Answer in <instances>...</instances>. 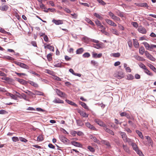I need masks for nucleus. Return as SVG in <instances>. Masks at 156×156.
<instances>
[{
    "instance_id": "f257e3e1",
    "label": "nucleus",
    "mask_w": 156,
    "mask_h": 156,
    "mask_svg": "<svg viewBox=\"0 0 156 156\" xmlns=\"http://www.w3.org/2000/svg\"><path fill=\"white\" fill-rule=\"evenodd\" d=\"M131 145L132 146L133 149L140 156H144L135 143H133Z\"/></svg>"
},
{
    "instance_id": "f03ea898",
    "label": "nucleus",
    "mask_w": 156,
    "mask_h": 156,
    "mask_svg": "<svg viewBox=\"0 0 156 156\" xmlns=\"http://www.w3.org/2000/svg\"><path fill=\"white\" fill-rule=\"evenodd\" d=\"M55 90L57 94L59 97L61 98H65L66 97V94L59 90L56 89Z\"/></svg>"
},
{
    "instance_id": "7ed1b4c3",
    "label": "nucleus",
    "mask_w": 156,
    "mask_h": 156,
    "mask_svg": "<svg viewBox=\"0 0 156 156\" xmlns=\"http://www.w3.org/2000/svg\"><path fill=\"white\" fill-rule=\"evenodd\" d=\"M145 137L147 139L148 144L144 143V144L145 145L148 144L149 146H151L152 147H153V141L151 138L148 136H145Z\"/></svg>"
},
{
    "instance_id": "20e7f679",
    "label": "nucleus",
    "mask_w": 156,
    "mask_h": 156,
    "mask_svg": "<svg viewBox=\"0 0 156 156\" xmlns=\"http://www.w3.org/2000/svg\"><path fill=\"white\" fill-rule=\"evenodd\" d=\"M145 54L146 57L151 61H154L155 59L147 51L145 52Z\"/></svg>"
},
{
    "instance_id": "39448f33",
    "label": "nucleus",
    "mask_w": 156,
    "mask_h": 156,
    "mask_svg": "<svg viewBox=\"0 0 156 156\" xmlns=\"http://www.w3.org/2000/svg\"><path fill=\"white\" fill-rule=\"evenodd\" d=\"M124 76V73L122 72H119L114 74L115 77L119 79H121Z\"/></svg>"
},
{
    "instance_id": "423d86ee",
    "label": "nucleus",
    "mask_w": 156,
    "mask_h": 156,
    "mask_svg": "<svg viewBox=\"0 0 156 156\" xmlns=\"http://www.w3.org/2000/svg\"><path fill=\"white\" fill-rule=\"evenodd\" d=\"M59 138L60 140L64 143L66 144L69 143V140L63 135H59Z\"/></svg>"
},
{
    "instance_id": "0eeeda50",
    "label": "nucleus",
    "mask_w": 156,
    "mask_h": 156,
    "mask_svg": "<svg viewBox=\"0 0 156 156\" xmlns=\"http://www.w3.org/2000/svg\"><path fill=\"white\" fill-rule=\"evenodd\" d=\"M78 112L79 113L81 116L83 117L87 118V117L88 116V114H87L83 110L79 109L78 110Z\"/></svg>"
},
{
    "instance_id": "6e6552de",
    "label": "nucleus",
    "mask_w": 156,
    "mask_h": 156,
    "mask_svg": "<svg viewBox=\"0 0 156 156\" xmlns=\"http://www.w3.org/2000/svg\"><path fill=\"white\" fill-rule=\"evenodd\" d=\"M105 20L108 24L111 26L113 27H116L117 26V25L116 23L108 19H105Z\"/></svg>"
},
{
    "instance_id": "1a4fd4ad",
    "label": "nucleus",
    "mask_w": 156,
    "mask_h": 156,
    "mask_svg": "<svg viewBox=\"0 0 156 156\" xmlns=\"http://www.w3.org/2000/svg\"><path fill=\"white\" fill-rule=\"evenodd\" d=\"M16 64L21 68L26 69H29V67L28 66L23 63L17 62Z\"/></svg>"
},
{
    "instance_id": "9d476101",
    "label": "nucleus",
    "mask_w": 156,
    "mask_h": 156,
    "mask_svg": "<svg viewBox=\"0 0 156 156\" xmlns=\"http://www.w3.org/2000/svg\"><path fill=\"white\" fill-rule=\"evenodd\" d=\"M138 31L142 34H145L147 33L146 29L141 26H139L138 29Z\"/></svg>"
},
{
    "instance_id": "9b49d317",
    "label": "nucleus",
    "mask_w": 156,
    "mask_h": 156,
    "mask_svg": "<svg viewBox=\"0 0 156 156\" xmlns=\"http://www.w3.org/2000/svg\"><path fill=\"white\" fill-rule=\"evenodd\" d=\"M95 122L100 126L104 127L105 126V124L102 121L98 119H96L94 120Z\"/></svg>"
},
{
    "instance_id": "f8f14e48",
    "label": "nucleus",
    "mask_w": 156,
    "mask_h": 156,
    "mask_svg": "<svg viewBox=\"0 0 156 156\" xmlns=\"http://www.w3.org/2000/svg\"><path fill=\"white\" fill-rule=\"evenodd\" d=\"M52 22L56 25H59L63 24V21L60 20H56L53 19L52 20Z\"/></svg>"
},
{
    "instance_id": "ddd939ff",
    "label": "nucleus",
    "mask_w": 156,
    "mask_h": 156,
    "mask_svg": "<svg viewBox=\"0 0 156 156\" xmlns=\"http://www.w3.org/2000/svg\"><path fill=\"white\" fill-rule=\"evenodd\" d=\"M105 126H104L103 127L105 131L106 132H107L112 135H114V133L112 130H111L110 129L108 128L107 127V126L106 125H105Z\"/></svg>"
},
{
    "instance_id": "4468645a",
    "label": "nucleus",
    "mask_w": 156,
    "mask_h": 156,
    "mask_svg": "<svg viewBox=\"0 0 156 156\" xmlns=\"http://www.w3.org/2000/svg\"><path fill=\"white\" fill-rule=\"evenodd\" d=\"M44 48L45 49L48 48L51 51L53 52L54 51V48L53 46H51L49 44H47L46 46L45 45H46V44H44Z\"/></svg>"
},
{
    "instance_id": "2eb2a0df",
    "label": "nucleus",
    "mask_w": 156,
    "mask_h": 156,
    "mask_svg": "<svg viewBox=\"0 0 156 156\" xmlns=\"http://www.w3.org/2000/svg\"><path fill=\"white\" fill-rule=\"evenodd\" d=\"M92 57L94 58H101L102 55V53L98 54L94 52H92Z\"/></svg>"
},
{
    "instance_id": "dca6fc26",
    "label": "nucleus",
    "mask_w": 156,
    "mask_h": 156,
    "mask_svg": "<svg viewBox=\"0 0 156 156\" xmlns=\"http://www.w3.org/2000/svg\"><path fill=\"white\" fill-rule=\"evenodd\" d=\"M85 125L87 127L92 130H96V128L92 125H91L89 122L85 123Z\"/></svg>"
},
{
    "instance_id": "f3484780",
    "label": "nucleus",
    "mask_w": 156,
    "mask_h": 156,
    "mask_svg": "<svg viewBox=\"0 0 156 156\" xmlns=\"http://www.w3.org/2000/svg\"><path fill=\"white\" fill-rule=\"evenodd\" d=\"M119 133L121 136L122 137L124 142L125 140H126L127 137L125 133L121 131H119Z\"/></svg>"
},
{
    "instance_id": "a211bd4d",
    "label": "nucleus",
    "mask_w": 156,
    "mask_h": 156,
    "mask_svg": "<svg viewBox=\"0 0 156 156\" xmlns=\"http://www.w3.org/2000/svg\"><path fill=\"white\" fill-rule=\"evenodd\" d=\"M53 102L55 103H64V101L63 100L60 99L58 98H56L53 101Z\"/></svg>"
},
{
    "instance_id": "6ab92c4d",
    "label": "nucleus",
    "mask_w": 156,
    "mask_h": 156,
    "mask_svg": "<svg viewBox=\"0 0 156 156\" xmlns=\"http://www.w3.org/2000/svg\"><path fill=\"white\" fill-rule=\"evenodd\" d=\"M90 137L94 142L97 143H99V141L98 140L95 136L92 135H90Z\"/></svg>"
},
{
    "instance_id": "aec40b11",
    "label": "nucleus",
    "mask_w": 156,
    "mask_h": 156,
    "mask_svg": "<svg viewBox=\"0 0 156 156\" xmlns=\"http://www.w3.org/2000/svg\"><path fill=\"white\" fill-rule=\"evenodd\" d=\"M9 6L7 5H4L0 7V9L3 11H6L8 10Z\"/></svg>"
},
{
    "instance_id": "412c9836",
    "label": "nucleus",
    "mask_w": 156,
    "mask_h": 156,
    "mask_svg": "<svg viewBox=\"0 0 156 156\" xmlns=\"http://www.w3.org/2000/svg\"><path fill=\"white\" fill-rule=\"evenodd\" d=\"M71 143L73 145L76 147H81L82 146L80 143L76 141H72Z\"/></svg>"
},
{
    "instance_id": "4be33fe9",
    "label": "nucleus",
    "mask_w": 156,
    "mask_h": 156,
    "mask_svg": "<svg viewBox=\"0 0 156 156\" xmlns=\"http://www.w3.org/2000/svg\"><path fill=\"white\" fill-rule=\"evenodd\" d=\"M79 103L85 109H86L88 110H89L88 107L85 103L80 101L79 102Z\"/></svg>"
},
{
    "instance_id": "5701e85b",
    "label": "nucleus",
    "mask_w": 156,
    "mask_h": 156,
    "mask_svg": "<svg viewBox=\"0 0 156 156\" xmlns=\"http://www.w3.org/2000/svg\"><path fill=\"white\" fill-rule=\"evenodd\" d=\"M111 32L112 34L116 35L118 36L119 35V33L117 30L115 29L112 28L110 29Z\"/></svg>"
},
{
    "instance_id": "b1692460",
    "label": "nucleus",
    "mask_w": 156,
    "mask_h": 156,
    "mask_svg": "<svg viewBox=\"0 0 156 156\" xmlns=\"http://www.w3.org/2000/svg\"><path fill=\"white\" fill-rule=\"evenodd\" d=\"M143 44H144L146 49L147 50H150L151 45H150L147 43L144 42L143 43Z\"/></svg>"
},
{
    "instance_id": "393cba45",
    "label": "nucleus",
    "mask_w": 156,
    "mask_h": 156,
    "mask_svg": "<svg viewBox=\"0 0 156 156\" xmlns=\"http://www.w3.org/2000/svg\"><path fill=\"white\" fill-rule=\"evenodd\" d=\"M44 93L41 91H38L37 90H35L34 91V93H33V95H42L43 96L44 95Z\"/></svg>"
},
{
    "instance_id": "a878e982",
    "label": "nucleus",
    "mask_w": 156,
    "mask_h": 156,
    "mask_svg": "<svg viewBox=\"0 0 156 156\" xmlns=\"http://www.w3.org/2000/svg\"><path fill=\"white\" fill-rule=\"evenodd\" d=\"M134 57L137 60L141 61H144L145 60V59L142 57H141L137 55H135L134 56Z\"/></svg>"
},
{
    "instance_id": "bb28decb",
    "label": "nucleus",
    "mask_w": 156,
    "mask_h": 156,
    "mask_svg": "<svg viewBox=\"0 0 156 156\" xmlns=\"http://www.w3.org/2000/svg\"><path fill=\"white\" fill-rule=\"evenodd\" d=\"M66 101L69 104L71 105H72L76 107H77V105L76 103H74V102H73V101H70L69 100L66 99Z\"/></svg>"
},
{
    "instance_id": "cd10ccee",
    "label": "nucleus",
    "mask_w": 156,
    "mask_h": 156,
    "mask_svg": "<svg viewBox=\"0 0 156 156\" xmlns=\"http://www.w3.org/2000/svg\"><path fill=\"white\" fill-rule=\"evenodd\" d=\"M133 45L135 48H137L139 47V44L136 39H133Z\"/></svg>"
},
{
    "instance_id": "c85d7f7f",
    "label": "nucleus",
    "mask_w": 156,
    "mask_h": 156,
    "mask_svg": "<svg viewBox=\"0 0 156 156\" xmlns=\"http://www.w3.org/2000/svg\"><path fill=\"white\" fill-rule=\"evenodd\" d=\"M94 16L96 17L97 18L99 19L100 20H101L103 19V18L100 15L97 13H94Z\"/></svg>"
},
{
    "instance_id": "c756f323",
    "label": "nucleus",
    "mask_w": 156,
    "mask_h": 156,
    "mask_svg": "<svg viewBox=\"0 0 156 156\" xmlns=\"http://www.w3.org/2000/svg\"><path fill=\"white\" fill-rule=\"evenodd\" d=\"M123 148L124 150L128 153H129L130 150L129 148L126 146L124 144L123 145Z\"/></svg>"
},
{
    "instance_id": "7c9ffc66",
    "label": "nucleus",
    "mask_w": 156,
    "mask_h": 156,
    "mask_svg": "<svg viewBox=\"0 0 156 156\" xmlns=\"http://www.w3.org/2000/svg\"><path fill=\"white\" fill-rule=\"evenodd\" d=\"M84 51L83 49V48H80L78 49L76 51V53L77 54H82Z\"/></svg>"
},
{
    "instance_id": "2f4dec72",
    "label": "nucleus",
    "mask_w": 156,
    "mask_h": 156,
    "mask_svg": "<svg viewBox=\"0 0 156 156\" xmlns=\"http://www.w3.org/2000/svg\"><path fill=\"white\" fill-rule=\"evenodd\" d=\"M144 72L147 75L150 76H153V73L147 68L144 70Z\"/></svg>"
},
{
    "instance_id": "473e14b6",
    "label": "nucleus",
    "mask_w": 156,
    "mask_h": 156,
    "mask_svg": "<svg viewBox=\"0 0 156 156\" xmlns=\"http://www.w3.org/2000/svg\"><path fill=\"white\" fill-rule=\"evenodd\" d=\"M29 83L31 85L35 87H37L38 86V85L37 83L34 82L33 81H29Z\"/></svg>"
},
{
    "instance_id": "72a5a7b5",
    "label": "nucleus",
    "mask_w": 156,
    "mask_h": 156,
    "mask_svg": "<svg viewBox=\"0 0 156 156\" xmlns=\"http://www.w3.org/2000/svg\"><path fill=\"white\" fill-rule=\"evenodd\" d=\"M133 76L131 74H129L126 76L127 80H133Z\"/></svg>"
},
{
    "instance_id": "f704fd0d",
    "label": "nucleus",
    "mask_w": 156,
    "mask_h": 156,
    "mask_svg": "<svg viewBox=\"0 0 156 156\" xmlns=\"http://www.w3.org/2000/svg\"><path fill=\"white\" fill-rule=\"evenodd\" d=\"M155 48H156V45L151 44L150 51H155V50H154Z\"/></svg>"
},
{
    "instance_id": "c9c22d12",
    "label": "nucleus",
    "mask_w": 156,
    "mask_h": 156,
    "mask_svg": "<svg viewBox=\"0 0 156 156\" xmlns=\"http://www.w3.org/2000/svg\"><path fill=\"white\" fill-rule=\"evenodd\" d=\"M145 52L144 48L143 47H141L140 48L139 53L140 54L143 55Z\"/></svg>"
},
{
    "instance_id": "e433bc0d",
    "label": "nucleus",
    "mask_w": 156,
    "mask_h": 156,
    "mask_svg": "<svg viewBox=\"0 0 156 156\" xmlns=\"http://www.w3.org/2000/svg\"><path fill=\"white\" fill-rule=\"evenodd\" d=\"M85 20L87 21L88 23L94 26V23L92 21L89 19L86 18L85 19Z\"/></svg>"
},
{
    "instance_id": "4c0bfd02",
    "label": "nucleus",
    "mask_w": 156,
    "mask_h": 156,
    "mask_svg": "<svg viewBox=\"0 0 156 156\" xmlns=\"http://www.w3.org/2000/svg\"><path fill=\"white\" fill-rule=\"evenodd\" d=\"M125 142H128L129 143V144L132 145V144L133 143H134V141L133 140H131L129 138H127L126 139V140L125 141Z\"/></svg>"
},
{
    "instance_id": "58836bf2",
    "label": "nucleus",
    "mask_w": 156,
    "mask_h": 156,
    "mask_svg": "<svg viewBox=\"0 0 156 156\" xmlns=\"http://www.w3.org/2000/svg\"><path fill=\"white\" fill-rule=\"evenodd\" d=\"M43 137L42 135H39L37 137V140L38 141H41L43 140Z\"/></svg>"
},
{
    "instance_id": "ea45409f",
    "label": "nucleus",
    "mask_w": 156,
    "mask_h": 156,
    "mask_svg": "<svg viewBox=\"0 0 156 156\" xmlns=\"http://www.w3.org/2000/svg\"><path fill=\"white\" fill-rule=\"evenodd\" d=\"M136 133L138 134L139 137L141 138V139L143 138V136L142 134V133L141 132H140L139 130H136Z\"/></svg>"
},
{
    "instance_id": "a19ab883",
    "label": "nucleus",
    "mask_w": 156,
    "mask_h": 156,
    "mask_svg": "<svg viewBox=\"0 0 156 156\" xmlns=\"http://www.w3.org/2000/svg\"><path fill=\"white\" fill-rule=\"evenodd\" d=\"M90 56V54L89 53L86 52L83 55V57L84 58H89Z\"/></svg>"
},
{
    "instance_id": "79ce46f5",
    "label": "nucleus",
    "mask_w": 156,
    "mask_h": 156,
    "mask_svg": "<svg viewBox=\"0 0 156 156\" xmlns=\"http://www.w3.org/2000/svg\"><path fill=\"white\" fill-rule=\"evenodd\" d=\"M87 149L88 150H89L90 151H91L92 152H94L95 151L93 147H92L90 146H88Z\"/></svg>"
},
{
    "instance_id": "37998d69",
    "label": "nucleus",
    "mask_w": 156,
    "mask_h": 156,
    "mask_svg": "<svg viewBox=\"0 0 156 156\" xmlns=\"http://www.w3.org/2000/svg\"><path fill=\"white\" fill-rule=\"evenodd\" d=\"M111 56H113L115 57H118L120 56V54L119 53H113L112 54Z\"/></svg>"
},
{
    "instance_id": "c03bdc74",
    "label": "nucleus",
    "mask_w": 156,
    "mask_h": 156,
    "mask_svg": "<svg viewBox=\"0 0 156 156\" xmlns=\"http://www.w3.org/2000/svg\"><path fill=\"white\" fill-rule=\"evenodd\" d=\"M120 115L121 116H126L127 118H128L129 116V115H127L126 112H122L120 113Z\"/></svg>"
},
{
    "instance_id": "a18cd8bd",
    "label": "nucleus",
    "mask_w": 156,
    "mask_h": 156,
    "mask_svg": "<svg viewBox=\"0 0 156 156\" xmlns=\"http://www.w3.org/2000/svg\"><path fill=\"white\" fill-rule=\"evenodd\" d=\"M108 15L110 16L112 19L115 17V16L112 12H110L108 13Z\"/></svg>"
},
{
    "instance_id": "49530a36",
    "label": "nucleus",
    "mask_w": 156,
    "mask_h": 156,
    "mask_svg": "<svg viewBox=\"0 0 156 156\" xmlns=\"http://www.w3.org/2000/svg\"><path fill=\"white\" fill-rule=\"evenodd\" d=\"M139 65L140 68L144 69V70L146 69L145 66L142 63H139Z\"/></svg>"
},
{
    "instance_id": "de8ad7c7",
    "label": "nucleus",
    "mask_w": 156,
    "mask_h": 156,
    "mask_svg": "<svg viewBox=\"0 0 156 156\" xmlns=\"http://www.w3.org/2000/svg\"><path fill=\"white\" fill-rule=\"evenodd\" d=\"M23 92L26 93L27 94L29 95L30 96H32L33 95V93L31 91L28 90H26V91H23Z\"/></svg>"
},
{
    "instance_id": "09e8293b",
    "label": "nucleus",
    "mask_w": 156,
    "mask_h": 156,
    "mask_svg": "<svg viewBox=\"0 0 156 156\" xmlns=\"http://www.w3.org/2000/svg\"><path fill=\"white\" fill-rule=\"evenodd\" d=\"M17 80L19 82L22 84H24L26 82L24 80L20 79H18Z\"/></svg>"
},
{
    "instance_id": "8fccbe9b",
    "label": "nucleus",
    "mask_w": 156,
    "mask_h": 156,
    "mask_svg": "<svg viewBox=\"0 0 156 156\" xmlns=\"http://www.w3.org/2000/svg\"><path fill=\"white\" fill-rule=\"evenodd\" d=\"M12 140L13 142H16L18 141L19 140V138L16 136H14L12 138Z\"/></svg>"
},
{
    "instance_id": "3c124183",
    "label": "nucleus",
    "mask_w": 156,
    "mask_h": 156,
    "mask_svg": "<svg viewBox=\"0 0 156 156\" xmlns=\"http://www.w3.org/2000/svg\"><path fill=\"white\" fill-rule=\"evenodd\" d=\"M52 54L51 53H49L47 55V58L48 61H51L52 60Z\"/></svg>"
},
{
    "instance_id": "603ef678",
    "label": "nucleus",
    "mask_w": 156,
    "mask_h": 156,
    "mask_svg": "<svg viewBox=\"0 0 156 156\" xmlns=\"http://www.w3.org/2000/svg\"><path fill=\"white\" fill-rule=\"evenodd\" d=\"M46 72L49 74H50V75H53L54 74V72L50 70H48V69H47L46 70Z\"/></svg>"
},
{
    "instance_id": "864d4df0",
    "label": "nucleus",
    "mask_w": 156,
    "mask_h": 156,
    "mask_svg": "<svg viewBox=\"0 0 156 156\" xmlns=\"http://www.w3.org/2000/svg\"><path fill=\"white\" fill-rule=\"evenodd\" d=\"M113 20L116 22H120L121 21L120 18L116 16H115V17L113 18Z\"/></svg>"
},
{
    "instance_id": "5fc2aeb1",
    "label": "nucleus",
    "mask_w": 156,
    "mask_h": 156,
    "mask_svg": "<svg viewBox=\"0 0 156 156\" xmlns=\"http://www.w3.org/2000/svg\"><path fill=\"white\" fill-rule=\"evenodd\" d=\"M93 47L97 49H99L101 48V47L99 44H94Z\"/></svg>"
},
{
    "instance_id": "6e6d98bb",
    "label": "nucleus",
    "mask_w": 156,
    "mask_h": 156,
    "mask_svg": "<svg viewBox=\"0 0 156 156\" xmlns=\"http://www.w3.org/2000/svg\"><path fill=\"white\" fill-rule=\"evenodd\" d=\"M70 134L73 136H76L77 132L74 130H72L70 131Z\"/></svg>"
},
{
    "instance_id": "4d7b16f0",
    "label": "nucleus",
    "mask_w": 156,
    "mask_h": 156,
    "mask_svg": "<svg viewBox=\"0 0 156 156\" xmlns=\"http://www.w3.org/2000/svg\"><path fill=\"white\" fill-rule=\"evenodd\" d=\"M98 2L102 5H104L106 3L102 0H97Z\"/></svg>"
},
{
    "instance_id": "13d9d810",
    "label": "nucleus",
    "mask_w": 156,
    "mask_h": 156,
    "mask_svg": "<svg viewBox=\"0 0 156 156\" xmlns=\"http://www.w3.org/2000/svg\"><path fill=\"white\" fill-rule=\"evenodd\" d=\"M19 139L20 141H21L22 142H24L25 143H26L27 141V139H25L24 138L22 137H20L19 138Z\"/></svg>"
},
{
    "instance_id": "bf43d9fd",
    "label": "nucleus",
    "mask_w": 156,
    "mask_h": 156,
    "mask_svg": "<svg viewBox=\"0 0 156 156\" xmlns=\"http://www.w3.org/2000/svg\"><path fill=\"white\" fill-rule=\"evenodd\" d=\"M128 44L129 47L131 48L132 47V42L131 40H129L128 42Z\"/></svg>"
},
{
    "instance_id": "052dcab7",
    "label": "nucleus",
    "mask_w": 156,
    "mask_h": 156,
    "mask_svg": "<svg viewBox=\"0 0 156 156\" xmlns=\"http://www.w3.org/2000/svg\"><path fill=\"white\" fill-rule=\"evenodd\" d=\"M29 72H30V73H32V74L36 75V76H38V77H40V75L39 74L36 73L34 71H29Z\"/></svg>"
},
{
    "instance_id": "680f3d73",
    "label": "nucleus",
    "mask_w": 156,
    "mask_h": 156,
    "mask_svg": "<svg viewBox=\"0 0 156 156\" xmlns=\"http://www.w3.org/2000/svg\"><path fill=\"white\" fill-rule=\"evenodd\" d=\"M150 67L152 70L156 73V68L152 65H150Z\"/></svg>"
},
{
    "instance_id": "e2e57ef3",
    "label": "nucleus",
    "mask_w": 156,
    "mask_h": 156,
    "mask_svg": "<svg viewBox=\"0 0 156 156\" xmlns=\"http://www.w3.org/2000/svg\"><path fill=\"white\" fill-rule=\"evenodd\" d=\"M71 15L72 16V18H73L76 19L77 18L78 15L75 13H73V14H71Z\"/></svg>"
},
{
    "instance_id": "0e129e2a",
    "label": "nucleus",
    "mask_w": 156,
    "mask_h": 156,
    "mask_svg": "<svg viewBox=\"0 0 156 156\" xmlns=\"http://www.w3.org/2000/svg\"><path fill=\"white\" fill-rule=\"evenodd\" d=\"M91 63L94 66H97L98 65V62L94 60H92L91 61Z\"/></svg>"
},
{
    "instance_id": "69168bd1",
    "label": "nucleus",
    "mask_w": 156,
    "mask_h": 156,
    "mask_svg": "<svg viewBox=\"0 0 156 156\" xmlns=\"http://www.w3.org/2000/svg\"><path fill=\"white\" fill-rule=\"evenodd\" d=\"M79 3L82 5H83L85 6H86L88 7H89V5L86 3H82L80 2H79Z\"/></svg>"
},
{
    "instance_id": "338daca9",
    "label": "nucleus",
    "mask_w": 156,
    "mask_h": 156,
    "mask_svg": "<svg viewBox=\"0 0 156 156\" xmlns=\"http://www.w3.org/2000/svg\"><path fill=\"white\" fill-rule=\"evenodd\" d=\"M95 23L96 24L98 27L101 25V24L100 22L98 20H97L95 21Z\"/></svg>"
},
{
    "instance_id": "774afa93",
    "label": "nucleus",
    "mask_w": 156,
    "mask_h": 156,
    "mask_svg": "<svg viewBox=\"0 0 156 156\" xmlns=\"http://www.w3.org/2000/svg\"><path fill=\"white\" fill-rule=\"evenodd\" d=\"M10 96L11 97L12 99L15 100H17V98L16 95L11 94H10Z\"/></svg>"
}]
</instances>
